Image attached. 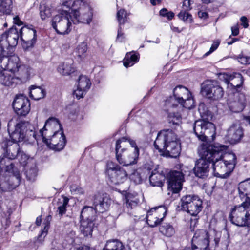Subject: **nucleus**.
<instances>
[{
    "instance_id": "obj_1",
    "label": "nucleus",
    "mask_w": 250,
    "mask_h": 250,
    "mask_svg": "<svg viewBox=\"0 0 250 250\" xmlns=\"http://www.w3.org/2000/svg\"><path fill=\"white\" fill-rule=\"evenodd\" d=\"M227 149L225 145H213L203 143L198 149L200 156L207 159L212 163L215 175L218 177H224L229 174L234 169L236 156L234 154L229 156L231 160L223 159L224 151Z\"/></svg>"
},
{
    "instance_id": "obj_2",
    "label": "nucleus",
    "mask_w": 250,
    "mask_h": 250,
    "mask_svg": "<svg viewBox=\"0 0 250 250\" xmlns=\"http://www.w3.org/2000/svg\"><path fill=\"white\" fill-rule=\"evenodd\" d=\"M239 196L242 203L234 207L229 215L230 221L239 226H250V178L238 185Z\"/></svg>"
},
{
    "instance_id": "obj_3",
    "label": "nucleus",
    "mask_w": 250,
    "mask_h": 250,
    "mask_svg": "<svg viewBox=\"0 0 250 250\" xmlns=\"http://www.w3.org/2000/svg\"><path fill=\"white\" fill-rule=\"evenodd\" d=\"M111 200L106 196L97 193L93 197V207H85L81 211L80 230L84 236L92 235L95 226V213L96 212L103 213L107 210L110 205Z\"/></svg>"
},
{
    "instance_id": "obj_4",
    "label": "nucleus",
    "mask_w": 250,
    "mask_h": 250,
    "mask_svg": "<svg viewBox=\"0 0 250 250\" xmlns=\"http://www.w3.org/2000/svg\"><path fill=\"white\" fill-rule=\"evenodd\" d=\"M38 138L39 140L42 139L49 148L56 151L62 150L66 143L60 123L53 117L46 121L43 128L39 131Z\"/></svg>"
},
{
    "instance_id": "obj_5",
    "label": "nucleus",
    "mask_w": 250,
    "mask_h": 250,
    "mask_svg": "<svg viewBox=\"0 0 250 250\" xmlns=\"http://www.w3.org/2000/svg\"><path fill=\"white\" fill-rule=\"evenodd\" d=\"M116 153L117 159L120 164L128 166L137 163L139 149L134 140L124 137L117 141Z\"/></svg>"
},
{
    "instance_id": "obj_6",
    "label": "nucleus",
    "mask_w": 250,
    "mask_h": 250,
    "mask_svg": "<svg viewBox=\"0 0 250 250\" xmlns=\"http://www.w3.org/2000/svg\"><path fill=\"white\" fill-rule=\"evenodd\" d=\"M33 127L27 122L19 121L18 117L12 118L8 123V131L14 142H20L24 140L39 141L38 135L32 130Z\"/></svg>"
},
{
    "instance_id": "obj_7",
    "label": "nucleus",
    "mask_w": 250,
    "mask_h": 250,
    "mask_svg": "<svg viewBox=\"0 0 250 250\" xmlns=\"http://www.w3.org/2000/svg\"><path fill=\"white\" fill-rule=\"evenodd\" d=\"M154 145L159 152L166 151L172 157H176L180 153L178 139L171 129L161 131L157 135Z\"/></svg>"
},
{
    "instance_id": "obj_8",
    "label": "nucleus",
    "mask_w": 250,
    "mask_h": 250,
    "mask_svg": "<svg viewBox=\"0 0 250 250\" xmlns=\"http://www.w3.org/2000/svg\"><path fill=\"white\" fill-rule=\"evenodd\" d=\"M198 110L202 119L195 122L193 130L199 140L206 141L215 136V127L213 123L209 121L212 115L210 111L204 109V104H200Z\"/></svg>"
},
{
    "instance_id": "obj_9",
    "label": "nucleus",
    "mask_w": 250,
    "mask_h": 250,
    "mask_svg": "<svg viewBox=\"0 0 250 250\" xmlns=\"http://www.w3.org/2000/svg\"><path fill=\"white\" fill-rule=\"evenodd\" d=\"M64 7L68 8L72 15V21L74 23L89 24L92 21L93 13L89 5L84 0L66 1L63 3Z\"/></svg>"
},
{
    "instance_id": "obj_10",
    "label": "nucleus",
    "mask_w": 250,
    "mask_h": 250,
    "mask_svg": "<svg viewBox=\"0 0 250 250\" xmlns=\"http://www.w3.org/2000/svg\"><path fill=\"white\" fill-rule=\"evenodd\" d=\"M71 21L72 15L68 8L62 4V12L53 18L51 25L58 34L63 35L71 31Z\"/></svg>"
},
{
    "instance_id": "obj_11",
    "label": "nucleus",
    "mask_w": 250,
    "mask_h": 250,
    "mask_svg": "<svg viewBox=\"0 0 250 250\" xmlns=\"http://www.w3.org/2000/svg\"><path fill=\"white\" fill-rule=\"evenodd\" d=\"M6 59L3 63L0 66L4 69L20 76L24 79L26 78L29 75L28 68L26 65L22 64L17 56L13 55L9 58L6 56Z\"/></svg>"
},
{
    "instance_id": "obj_12",
    "label": "nucleus",
    "mask_w": 250,
    "mask_h": 250,
    "mask_svg": "<svg viewBox=\"0 0 250 250\" xmlns=\"http://www.w3.org/2000/svg\"><path fill=\"white\" fill-rule=\"evenodd\" d=\"M181 206L183 210L195 217L203 208L201 199L193 195L183 196L181 199Z\"/></svg>"
},
{
    "instance_id": "obj_13",
    "label": "nucleus",
    "mask_w": 250,
    "mask_h": 250,
    "mask_svg": "<svg viewBox=\"0 0 250 250\" xmlns=\"http://www.w3.org/2000/svg\"><path fill=\"white\" fill-rule=\"evenodd\" d=\"M201 93L211 100H218L224 95L223 88L216 82L206 81L201 85Z\"/></svg>"
},
{
    "instance_id": "obj_14",
    "label": "nucleus",
    "mask_w": 250,
    "mask_h": 250,
    "mask_svg": "<svg viewBox=\"0 0 250 250\" xmlns=\"http://www.w3.org/2000/svg\"><path fill=\"white\" fill-rule=\"evenodd\" d=\"M190 92L188 89L182 85L176 86L173 90V97H170L166 101V106L168 107H176L178 104L176 103L182 104L184 99L188 98L190 95Z\"/></svg>"
},
{
    "instance_id": "obj_15",
    "label": "nucleus",
    "mask_w": 250,
    "mask_h": 250,
    "mask_svg": "<svg viewBox=\"0 0 250 250\" xmlns=\"http://www.w3.org/2000/svg\"><path fill=\"white\" fill-rule=\"evenodd\" d=\"M192 246L196 250H209V236L204 229L197 230L192 239Z\"/></svg>"
},
{
    "instance_id": "obj_16",
    "label": "nucleus",
    "mask_w": 250,
    "mask_h": 250,
    "mask_svg": "<svg viewBox=\"0 0 250 250\" xmlns=\"http://www.w3.org/2000/svg\"><path fill=\"white\" fill-rule=\"evenodd\" d=\"M20 37L19 30L12 27L1 35L0 44L3 47H5L6 49H8L10 47H16Z\"/></svg>"
},
{
    "instance_id": "obj_17",
    "label": "nucleus",
    "mask_w": 250,
    "mask_h": 250,
    "mask_svg": "<svg viewBox=\"0 0 250 250\" xmlns=\"http://www.w3.org/2000/svg\"><path fill=\"white\" fill-rule=\"evenodd\" d=\"M107 167V173L113 184L122 183L127 179L126 172L120 167H115L112 162L108 163Z\"/></svg>"
},
{
    "instance_id": "obj_18",
    "label": "nucleus",
    "mask_w": 250,
    "mask_h": 250,
    "mask_svg": "<svg viewBox=\"0 0 250 250\" xmlns=\"http://www.w3.org/2000/svg\"><path fill=\"white\" fill-rule=\"evenodd\" d=\"M168 188L173 193H177L182 189L184 175L180 171H171L167 175Z\"/></svg>"
},
{
    "instance_id": "obj_19",
    "label": "nucleus",
    "mask_w": 250,
    "mask_h": 250,
    "mask_svg": "<svg viewBox=\"0 0 250 250\" xmlns=\"http://www.w3.org/2000/svg\"><path fill=\"white\" fill-rule=\"evenodd\" d=\"M13 107L18 115L25 116L28 113L30 104L28 99L23 95H17L13 102Z\"/></svg>"
},
{
    "instance_id": "obj_20",
    "label": "nucleus",
    "mask_w": 250,
    "mask_h": 250,
    "mask_svg": "<svg viewBox=\"0 0 250 250\" xmlns=\"http://www.w3.org/2000/svg\"><path fill=\"white\" fill-rule=\"evenodd\" d=\"M229 243L228 233L217 232L214 239L210 244L209 250H227Z\"/></svg>"
},
{
    "instance_id": "obj_21",
    "label": "nucleus",
    "mask_w": 250,
    "mask_h": 250,
    "mask_svg": "<svg viewBox=\"0 0 250 250\" xmlns=\"http://www.w3.org/2000/svg\"><path fill=\"white\" fill-rule=\"evenodd\" d=\"M220 76L227 84L228 88H231L233 91H237V88L241 86L243 82L242 76L239 73H223Z\"/></svg>"
},
{
    "instance_id": "obj_22",
    "label": "nucleus",
    "mask_w": 250,
    "mask_h": 250,
    "mask_svg": "<svg viewBox=\"0 0 250 250\" xmlns=\"http://www.w3.org/2000/svg\"><path fill=\"white\" fill-rule=\"evenodd\" d=\"M21 179L19 173L11 177H0V191L6 192L14 189L19 185Z\"/></svg>"
},
{
    "instance_id": "obj_23",
    "label": "nucleus",
    "mask_w": 250,
    "mask_h": 250,
    "mask_svg": "<svg viewBox=\"0 0 250 250\" xmlns=\"http://www.w3.org/2000/svg\"><path fill=\"white\" fill-rule=\"evenodd\" d=\"M24 78L4 69L0 71V83L7 86H13L21 82Z\"/></svg>"
},
{
    "instance_id": "obj_24",
    "label": "nucleus",
    "mask_w": 250,
    "mask_h": 250,
    "mask_svg": "<svg viewBox=\"0 0 250 250\" xmlns=\"http://www.w3.org/2000/svg\"><path fill=\"white\" fill-rule=\"evenodd\" d=\"M21 39L27 44V47H32L36 41V31L33 28L27 26L19 29Z\"/></svg>"
},
{
    "instance_id": "obj_25",
    "label": "nucleus",
    "mask_w": 250,
    "mask_h": 250,
    "mask_svg": "<svg viewBox=\"0 0 250 250\" xmlns=\"http://www.w3.org/2000/svg\"><path fill=\"white\" fill-rule=\"evenodd\" d=\"M210 163V161L201 156V158L197 161L194 168L196 176L201 178L207 177L208 175Z\"/></svg>"
},
{
    "instance_id": "obj_26",
    "label": "nucleus",
    "mask_w": 250,
    "mask_h": 250,
    "mask_svg": "<svg viewBox=\"0 0 250 250\" xmlns=\"http://www.w3.org/2000/svg\"><path fill=\"white\" fill-rule=\"evenodd\" d=\"M243 135V130L240 125L234 124L228 129L226 136L230 143L233 144L238 142Z\"/></svg>"
},
{
    "instance_id": "obj_27",
    "label": "nucleus",
    "mask_w": 250,
    "mask_h": 250,
    "mask_svg": "<svg viewBox=\"0 0 250 250\" xmlns=\"http://www.w3.org/2000/svg\"><path fill=\"white\" fill-rule=\"evenodd\" d=\"M162 212L164 216L166 213L165 208L162 207L151 209L147 212L146 221L148 225L151 227H155L157 226L162 220V218L159 219L158 217V213Z\"/></svg>"
},
{
    "instance_id": "obj_28",
    "label": "nucleus",
    "mask_w": 250,
    "mask_h": 250,
    "mask_svg": "<svg viewBox=\"0 0 250 250\" xmlns=\"http://www.w3.org/2000/svg\"><path fill=\"white\" fill-rule=\"evenodd\" d=\"M234 96V100L231 103L230 107L232 110L235 112L242 111L246 104V98L245 95L242 93L234 92L233 91Z\"/></svg>"
},
{
    "instance_id": "obj_29",
    "label": "nucleus",
    "mask_w": 250,
    "mask_h": 250,
    "mask_svg": "<svg viewBox=\"0 0 250 250\" xmlns=\"http://www.w3.org/2000/svg\"><path fill=\"white\" fill-rule=\"evenodd\" d=\"M128 13L126 11L125 9H121L117 11V19L119 22V28L118 30V35L117 37V40L120 42H122L124 38V34L122 31V25L125 24L128 21Z\"/></svg>"
},
{
    "instance_id": "obj_30",
    "label": "nucleus",
    "mask_w": 250,
    "mask_h": 250,
    "mask_svg": "<svg viewBox=\"0 0 250 250\" xmlns=\"http://www.w3.org/2000/svg\"><path fill=\"white\" fill-rule=\"evenodd\" d=\"M103 250H130L127 249L123 243L117 239L109 240L103 249Z\"/></svg>"
},
{
    "instance_id": "obj_31",
    "label": "nucleus",
    "mask_w": 250,
    "mask_h": 250,
    "mask_svg": "<svg viewBox=\"0 0 250 250\" xmlns=\"http://www.w3.org/2000/svg\"><path fill=\"white\" fill-rule=\"evenodd\" d=\"M165 176L158 172H152L149 176V182L152 186L162 187L163 185V182L165 181Z\"/></svg>"
},
{
    "instance_id": "obj_32",
    "label": "nucleus",
    "mask_w": 250,
    "mask_h": 250,
    "mask_svg": "<svg viewBox=\"0 0 250 250\" xmlns=\"http://www.w3.org/2000/svg\"><path fill=\"white\" fill-rule=\"evenodd\" d=\"M19 144L14 143L9 145L6 149V157L11 159H14L21 154Z\"/></svg>"
},
{
    "instance_id": "obj_33",
    "label": "nucleus",
    "mask_w": 250,
    "mask_h": 250,
    "mask_svg": "<svg viewBox=\"0 0 250 250\" xmlns=\"http://www.w3.org/2000/svg\"><path fill=\"white\" fill-rule=\"evenodd\" d=\"M11 159L7 157H0V170L1 171L12 172L13 171L14 165Z\"/></svg>"
},
{
    "instance_id": "obj_34",
    "label": "nucleus",
    "mask_w": 250,
    "mask_h": 250,
    "mask_svg": "<svg viewBox=\"0 0 250 250\" xmlns=\"http://www.w3.org/2000/svg\"><path fill=\"white\" fill-rule=\"evenodd\" d=\"M29 94L33 99L39 100L44 97L45 91L41 87L32 85L30 87Z\"/></svg>"
},
{
    "instance_id": "obj_35",
    "label": "nucleus",
    "mask_w": 250,
    "mask_h": 250,
    "mask_svg": "<svg viewBox=\"0 0 250 250\" xmlns=\"http://www.w3.org/2000/svg\"><path fill=\"white\" fill-rule=\"evenodd\" d=\"M12 0H0V15H10L13 8Z\"/></svg>"
},
{
    "instance_id": "obj_36",
    "label": "nucleus",
    "mask_w": 250,
    "mask_h": 250,
    "mask_svg": "<svg viewBox=\"0 0 250 250\" xmlns=\"http://www.w3.org/2000/svg\"><path fill=\"white\" fill-rule=\"evenodd\" d=\"M139 55L136 54H132L131 52L127 53L124 60V65L126 67L133 66L139 61Z\"/></svg>"
},
{
    "instance_id": "obj_37",
    "label": "nucleus",
    "mask_w": 250,
    "mask_h": 250,
    "mask_svg": "<svg viewBox=\"0 0 250 250\" xmlns=\"http://www.w3.org/2000/svg\"><path fill=\"white\" fill-rule=\"evenodd\" d=\"M69 198L66 196H62V198L58 200L57 203V212L61 216L65 214L66 211V207L68 204Z\"/></svg>"
},
{
    "instance_id": "obj_38",
    "label": "nucleus",
    "mask_w": 250,
    "mask_h": 250,
    "mask_svg": "<svg viewBox=\"0 0 250 250\" xmlns=\"http://www.w3.org/2000/svg\"><path fill=\"white\" fill-rule=\"evenodd\" d=\"M167 107V111L169 112L167 116L168 121L169 123L173 125H179L181 122V117L178 113L172 112L171 109L174 107Z\"/></svg>"
},
{
    "instance_id": "obj_39",
    "label": "nucleus",
    "mask_w": 250,
    "mask_h": 250,
    "mask_svg": "<svg viewBox=\"0 0 250 250\" xmlns=\"http://www.w3.org/2000/svg\"><path fill=\"white\" fill-rule=\"evenodd\" d=\"M160 231L164 235L171 237L175 233L173 227L169 224L164 223L160 227Z\"/></svg>"
},
{
    "instance_id": "obj_40",
    "label": "nucleus",
    "mask_w": 250,
    "mask_h": 250,
    "mask_svg": "<svg viewBox=\"0 0 250 250\" xmlns=\"http://www.w3.org/2000/svg\"><path fill=\"white\" fill-rule=\"evenodd\" d=\"M90 80L85 76H80L78 82L77 86L79 88L83 89L87 91L90 87Z\"/></svg>"
},
{
    "instance_id": "obj_41",
    "label": "nucleus",
    "mask_w": 250,
    "mask_h": 250,
    "mask_svg": "<svg viewBox=\"0 0 250 250\" xmlns=\"http://www.w3.org/2000/svg\"><path fill=\"white\" fill-rule=\"evenodd\" d=\"M177 16L180 20L185 22L191 23L193 21L192 16L188 12L181 11Z\"/></svg>"
},
{
    "instance_id": "obj_42",
    "label": "nucleus",
    "mask_w": 250,
    "mask_h": 250,
    "mask_svg": "<svg viewBox=\"0 0 250 250\" xmlns=\"http://www.w3.org/2000/svg\"><path fill=\"white\" fill-rule=\"evenodd\" d=\"M25 173L28 180L34 181L37 174V169L36 166L33 165L31 166L29 169L26 170Z\"/></svg>"
},
{
    "instance_id": "obj_43",
    "label": "nucleus",
    "mask_w": 250,
    "mask_h": 250,
    "mask_svg": "<svg viewBox=\"0 0 250 250\" xmlns=\"http://www.w3.org/2000/svg\"><path fill=\"white\" fill-rule=\"evenodd\" d=\"M70 190L73 195H81L84 194V190L80 186L72 184L70 186Z\"/></svg>"
},
{
    "instance_id": "obj_44",
    "label": "nucleus",
    "mask_w": 250,
    "mask_h": 250,
    "mask_svg": "<svg viewBox=\"0 0 250 250\" xmlns=\"http://www.w3.org/2000/svg\"><path fill=\"white\" fill-rule=\"evenodd\" d=\"M87 46L86 42L81 43L77 47L76 52L79 57H82L87 51Z\"/></svg>"
},
{
    "instance_id": "obj_45",
    "label": "nucleus",
    "mask_w": 250,
    "mask_h": 250,
    "mask_svg": "<svg viewBox=\"0 0 250 250\" xmlns=\"http://www.w3.org/2000/svg\"><path fill=\"white\" fill-rule=\"evenodd\" d=\"M180 106L188 109H190L194 107V101L192 98L191 94L188 96V98L184 99L182 104H180Z\"/></svg>"
},
{
    "instance_id": "obj_46",
    "label": "nucleus",
    "mask_w": 250,
    "mask_h": 250,
    "mask_svg": "<svg viewBox=\"0 0 250 250\" xmlns=\"http://www.w3.org/2000/svg\"><path fill=\"white\" fill-rule=\"evenodd\" d=\"M58 69L60 73L64 75H68L74 71L70 67L65 65L64 64L60 65Z\"/></svg>"
},
{
    "instance_id": "obj_47",
    "label": "nucleus",
    "mask_w": 250,
    "mask_h": 250,
    "mask_svg": "<svg viewBox=\"0 0 250 250\" xmlns=\"http://www.w3.org/2000/svg\"><path fill=\"white\" fill-rule=\"evenodd\" d=\"M40 9V16L42 20H45L51 16V12L49 8L46 6H41Z\"/></svg>"
},
{
    "instance_id": "obj_48",
    "label": "nucleus",
    "mask_w": 250,
    "mask_h": 250,
    "mask_svg": "<svg viewBox=\"0 0 250 250\" xmlns=\"http://www.w3.org/2000/svg\"><path fill=\"white\" fill-rule=\"evenodd\" d=\"M159 14L163 17H167L168 20H171L174 16V13L173 12H168L165 8L162 9L160 11Z\"/></svg>"
},
{
    "instance_id": "obj_49",
    "label": "nucleus",
    "mask_w": 250,
    "mask_h": 250,
    "mask_svg": "<svg viewBox=\"0 0 250 250\" xmlns=\"http://www.w3.org/2000/svg\"><path fill=\"white\" fill-rule=\"evenodd\" d=\"M220 43V41L219 40H216L214 41L210 48V49L208 51L206 52L204 55V57H207L214 52L215 50L217 49L218 47L219 46Z\"/></svg>"
},
{
    "instance_id": "obj_50",
    "label": "nucleus",
    "mask_w": 250,
    "mask_h": 250,
    "mask_svg": "<svg viewBox=\"0 0 250 250\" xmlns=\"http://www.w3.org/2000/svg\"><path fill=\"white\" fill-rule=\"evenodd\" d=\"M20 158H19V162L20 164L23 167H25L27 164V161L28 160V157L27 155L23 153V152H21V154L20 155Z\"/></svg>"
},
{
    "instance_id": "obj_51",
    "label": "nucleus",
    "mask_w": 250,
    "mask_h": 250,
    "mask_svg": "<svg viewBox=\"0 0 250 250\" xmlns=\"http://www.w3.org/2000/svg\"><path fill=\"white\" fill-rule=\"evenodd\" d=\"M238 61L242 64H250V57L239 55L237 57Z\"/></svg>"
},
{
    "instance_id": "obj_52",
    "label": "nucleus",
    "mask_w": 250,
    "mask_h": 250,
    "mask_svg": "<svg viewBox=\"0 0 250 250\" xmlns=\"http://www.w3.org/2000/svg\"><path fill=\"white\" fill-rule=\"evenodd\" d=\"M86 92V91L83 89H81V88H79V87L77 86V89L73 92V95L75 96L77 99H80L83 97L84 94Z\"/></svg>"
},
{
    "instance_id": "obj_53",
    "label": "nucleus",
    "mask_w": 250,
    "mask_h": 250,
    "mask_svg": "<svg viewBox=\"0 0 250 250\" xmlns=\"http://www.w3.org/2000/svg\"><path fill=\"white\" fill-rule=\"evenodd\" d=\"M192 9L190 0H184L183 2L182 10L188 12Z\"/></svg>"
},
{
    "instance_id": "obj_54",
    "label": "nucleus",
    "mask_w": 250,
    "mask_h": 250,
    "mask_svg": "<svg viewBox=\"0 0 250 250\" xmlns=\"http://www.w3.org/2000/svg\"><path fill=\"white\" fill-rule=\"evenodd\" d=\"M137 202L135 201H130L129 199H127L126 201V206L128 208H133L134 207L136 206Z\"/></svg>"
},
{
    "instance_id": "obj_55",
    "label": "nucleus",
    "mask_w": 250,
    "mask_h": 250,
    "mask_svg": "<svg viewBox=\"0 0 250 250\" xmlns=\"http://www.w3.org/2000/svg\"><path fill=\"white\" fill-rule=\"evenodd\" d=\"M44 227L43 228V229L42 231L41 234L40 235H39V237H41L42 236H43V237H45L48 232V230L49 229V225L48 224H44Z\"/></svg>"
},
{
    "instance_id": "obj_56",
    "label": "nucleus",
    "mask_w": 250,
    "mask_h": 250,
    "mask_svg": "<svg viewBox=\"0 0 250 250\" xmlns=\"http://www.w3.org/2000/svg\"><path fill=\"white\" fill-rule=\"evenodd\" d=\"M231 34L233 36H237L239 33L238 25L237 24L236 25L231 27Z\"/></svg>"
},
{
    "instance_id": "obj_57",
    "label": "nucleus",
    "mask_w": 250,
    "mask_h": 250,
    "mask_svg": "<svg viewBox=\"0 0 250 250\" xmlns=\"http://www.w3.org/2000/svg\"><path fill=\"white\" fill-rule=\"evenodd\" d=\"M240 21L242 22L241 25L243 26L244 28H247L249 26L248 19L246 17L242 16L240 18Z\"/></svg>"
},
{
    "instance_id": "obj_58",
    "label": "nucleus",
    "mask_w": 250,
    "mask_h": 250,
    "mask_svg": "<svg viewBox=\"0 0 250 250\" xmlns=\"http://www.w3.org/2000/svg\"><path fill=\"white\" fill-rule=\"evenodd\" d=\"M13 23L15 24L18 25L19 26L23 24L22 22L20 20L19 17L18 16L13 17Z\"/></svg>"
},
{
    "instance_id": "obj_59",
    "label": "nucleus",
    "mask_w": 250,
    "mask_h": 250,
    "mask_svg": "<svg viewBox=\"0 0 250 250\" xmlns=\"http://www.w3.org/2000/svg\"><path fill=\"white\" fill-rule=\"evenodd\" d=\"M198 16L201 18H207L208 17V14L206 12L199 11L198 13Z\"/></svg>"
},
{
    "instance_id": "obj_60",
    "label": "nucleus",
    "mask_w": 250,
    "mask_h": 250,
    "mask_svg": "<svg viewBox=\"0 0 250 250\" xmlns=\"http://www.w3.org/2000/svg\"><path fill=\"white\" fill-rule=\"evenodd\" d=\"M5 49V47H3L2 45L0 44V56L3 57L6 56L7 53H6Z\"/></svg>"
},
{
    "instance_id": "obj_61",
    "label": "nucleus",
    "mask_w": 250,
    "mask_h": 250,
    "mask_svg": "<svg viewBox=\"0 0 250 250\" xmlns=\"http://www.w3.org/2000/svg\"><path fill=\"white\" fill-rule=\"evenodd\" d=\"M197 218L195 217L194 219H190V228L192 229V228H194L197 222Z\"/></svg>"
},
{
    "instance_id": "obj_62",
    "label": "nucleus",
    "mask_w": 250,
    "mask_h": 250,
    "mask_svg": "<svg viewBox=\"0 0 250 250\" xmlns=\"http://www.w3.org/2000/svg\"><path fill=\"white\" fill-rule=\"evenodd\" d=\"M77 250H93V248H90L87 246H83L79 247Z\"/></svg>"
},
{
    "instance_id": "obj_63",
    "label": "nucleus",
    "mask_w": 250,
    "mask_h": 250,
    "mask_svg": "<svg viewBox=\"0 0 250 250\" xmlns=\"http://www.w3.org/2000/svg\"><path fill=\"white\" fill-rule=\"evenodd\" d=\"M151 4L153 5H156L157 4L161 3V0H150Z\"/></svg>"
},
{
    "instance_id": "obj_64",
    "label": "nucleus",
    "mask_w": 250,
    "mask_h": 250,
    "mask_svg": "<svg viewBox=\"0 0 250 250\" xmlns=\"http://www.w3.org/2000/svg\"><path fill=\"white\" fill-rule=\"evenodd\" d=\"M42 222V218L41 216H38L37 217L36 220V224L37 226H40Z\"/></svg>"
}]
</instances>
